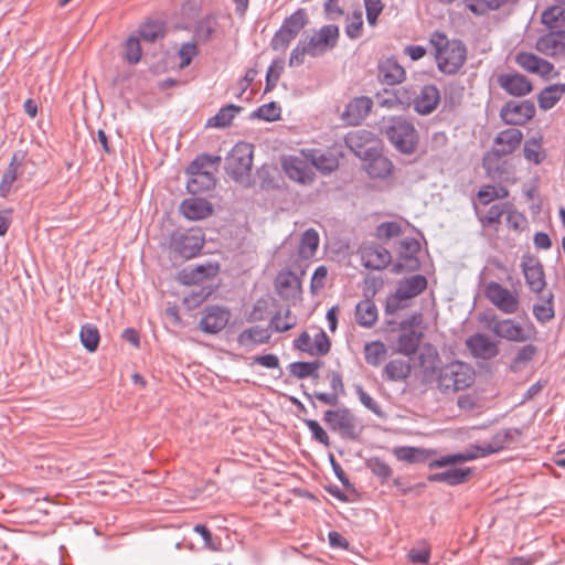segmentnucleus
<instances>
[{
  "label": "nucleus",
  "instance_id": "f257e3e1",
  "mask_svg": "<svg viewBox=\"0 0 565 565\" xmlns=\"http://www.w3.org/2000/svg\"><path fill=\"white\" fill-rule=\"evenodd\" d=\"M339 28L334 24L321 26L315 34L299 40L292 49L288 64L290 67L303 64L305 56L318 57L335 47L339 40Z\"/></svg>",
  "mask_w": 565,
  "mask_h": 565
},
{
  "label": "nucleus",
  "instance_id": "f03ea898",
  "mask_svg": "<svg viewBox=\"0 0 565 565\" xmlns=\"http://www.w3.org/2000/svg\"><path fill=\"white\" fill-rule=\"evenodd\" d=\"M429 44L438 70L444 74H456L465 64L467 49L462 41L449 40L443 32L436 31L430 35Z\"/></svg>",
  "mask_w": 565,
  "mask_h": 565
},
{
  "label": "nucleus",
  "instance_id": "7ed1b4c3",
  "mask_svg": "<svg viewBox=\"0 0 565 565\" xmlns=\"http://www.w3.org/2000/svg\"><path fill=\"white\" fill-rule=\"evenodd\" d=\"M486 328L497 338L514 343H525L535 339L537 330L532 322L522 324L512 318H501L495 313L482 319Z\"/></svg>",
  "mask_w": 565,
  "mask_h": 565
},
{
  "label": "nucleus",
  "instance_id": "20e7f679",
  "mask_svg": "<svg viewBox=\"0 0 565 565\" xmlns=\"http://www.w3.org/2000/svg\"><path fill=\"white\" fill-rule=\"evenodd\" d=\"M475 381V370L461 361H452L443 365L434 381L443 394H455L466 390Z\"/></svg>",
  "mask_w": 565,
  "mask_h": 565
},
{
  "label": "nucleus",
  "instance_id": "39448f33",
  "mask_svg": "<svg viewBox=\"0 0 565 565\" xmlns=\"http://www.w3.org/2000/svg\"><path fill=\"white\" fill-rule=\"evenodd\" d=\"M383 132L398 152L413 154L416 151L419 136L411 120L392 117L385 124Z\"/></svg>",
  "mask_w": 565,
  "mask_h": 565
},
{
  "label": "nucleus",
  "instance_id": "423d86ee",
  "mask_svg": "<svg viewBox=\"0 0 565 565\" xmlns=\"http://www.w3.org/2000/svg\"><path fill=\"white\" fill-rule=\"evenodd\" d=\"M253 146L236 143L225 158V171L235 182L248 185L253 167Z\"/></svg>",
  "mask_w": 565,
  "mask_h": 565
},
{
  "label": "nucleus",
  "instance_id": "0eeeda50",
  "mask_svg": "<svg viewBox=\"0 0 565 565\" xmlns=\"http://www.w3.org/2000/svg\"><path fill=\"white\" fill-rule=\"evenodd\" d=\"M323 422L330 430L339 433L343 438L356 440L361 434V428H358V419L348 407L326 411Z\"/></svg>",
  "mask_w": 565,
  "mask_h": 565
},
{
  "label": "nucleus",
  "instance_id": "6e6552de",
  "mask_svg": "<svg viewBox=\"0 0 565 565\" xmlns=\"http://www.w3.org/2000/svg\"><path fill=\"white\" fill-rule=\"evenodd\" d=\"M427 287V279L423 275H413L398 282L395 292L387 298L385 311L394 313L405 307L403 301L422 294Z\"/></svg>",
  "mask_w": 565,
  "mask_h": 565
},
{
  "label": "nucleus",
  "instance_id": "1a4fd4ad",
  "mask_svg": "<svg viewBox=\"0 0 565 565\" xmlns=\"http://www.w3.org/2000/svg\"><path fill=\"white\" fill-rule=\"evenodd\" d=\"M486 298L502 313L514 315L520 308V295L497 281H489L484 286Z\"/></svg>",
  "mask_w": 565,
  "mask_h": 565
},
{
  "label": "nucleus",
  "instance_id": "9d476101",
  "mask_svg": "<svg viewBox=\"0 0 565 565\" xmlns=\"http://www.w3.org/2000/svg\"><path fill=\"white\" fill-rule=\"evenodd\" d=\"M345 146L359 158H369L376 154L379 140L374 132L366 129L350 131L344 137Z\"/></svg>",
  "mask_w": 565,
  "mask_h": 565
},
{
  "label": "nucleus",
  "instance_id": "9b49d317",
  "mask_svg": "<svg viewBox=\"0 0 565 565\" xmlns=\"http://www.w3.org/2000/svg\"><path fill=\"white\" fill-rule=\"evenodd\" d=\"M170 247L181 258L190 259L201 252L203 238L194 231L175 232L171 237Z\"/></svg>",
  "mask_w": 565,
  "mask_h": 565
},
{
  "label": "nucleus",
  "instance_id": "f8f14e48",
  "mask_svg": "<svg viewBox=\"0 0 565 565\" xmlns=\"http://www.w3.org/2000/svg\"><path fill=\"white\" fill-rule=\"evenodd\" d=\"M497 454L490 441L483 443L482 445L476 446L475 450H467L461 454H454L440 457L428 462L430 469L441 468L449 465H456L459 462L471 461L479 457H487L489 455Z\"/></svg>",
  "mask_w": 565,
  "mask_h": 565
},
{
  "label": "nucleus",
  "instance_id": "ddd939ff",
  "mask_svg": "<svg viewBox=\"0 0 565 565\" xmlns=\"http://www.w3.org/2000/svg\"><path fill=\"white\" fill-rule=\"evenodd\" d=\"M535 115L534 104L529 100L508 102L500 111L502 120L512 126L525 124Z\"/></svg>",
  "mask_w": 565,
  "mask_h": 565
},
{
  "label": "nucleus",
  "instance_id": "4468645a",
  "mask_svg": "<svg viewBox=\"0 0 565 565\" xmlns=\"http://www.w3.org/2000/svg\"><path fill=\"white\" fill-rule=\"evenodd\" d=\"M327 377L330 382L331 392L324 393V392H313L308 393L303 392L305 397L312 403L313 406H316L313 398H317L321 403L335 407L339 404L340 396L345 395V388L342 381V375L339 372L335 371H329L327 374Z\"/></svg>",
  "mask_w": 565,
  "mask_h": 565
},
{
  "label": "nucleus",
  "instance_id": "2eb2a0df",
  "mask_svg": "<svg viewBox=\"0 0 565 565\" xmlns=\"http://www.w3.org/2000/svg\"><path fill=\"white\" fill-rule=\"evenodd\" d=\"M441 360L437 350L428 344L425 345L418 354V365L424 384L434 383L438 371L440 370Z\"/></svg>",
  "mask_w": 565,
  "mask_h": 565
},
{
  "label": "nucleus",
  "instance_id": "dca6fc26",
  "mask_svg": "<svg viewBox=\"0 0 565 565\" xmlns=\"http://www.w3.org/2000/svg\"><path fill=\"white\" fill-rule=\"evenodd\" d=\"M282 170L286 175L298 183L309 184L313 181V172L307 160L289 156L282 159Z\"/></svg>",
  "mask_w": 565,
  "mask_h": 565
},
{
  "label": "nucleus",
  "instance_id": "f3484780",
  "mask_svg": "<svg viewBox=\"0 0 565 565\" xmlns=\"http://www.w3.org/2000/svg\"><path fill=\"white\" fill-rule=\"evenodd\" d=\"M231 318V312L221 306H210L205 309L200 321V329L209 334L218 333L223 330Z\"/></svg>",
  "mask_w": 565,
  "mask_h": 565
},
{
  "label": "nucleus",
  "instance_id": "a211bd4d",
  "mask_svg": "<svg viewBox=\"0 0 565 565\" xmlns=\"http://www.w3.org/2000/svg\"><path fill=\"white\" fill-rule=\"evenodd\" d=\"M361 262L364 267L381 270L391 263V253L379 244L364 245L360 249Z\"/></svg>",
  "mask_w": 565,
  "mask_h": 565
},
{
  "label": "nucleus",
  "instance_id": "6ab92c4d",
  "mask_svg": "<svg viewBox=\"0 0 565 565\" xmlns=\"http://www.w3.org/2000/svg\"><path fill=\"white\" fill-rule=\"evenodd\" d=\"M372 106L373 102L370 97H355L347 105L342 118L347 124L358 126L367 117Z\"/></svg>",
  "mask_w": 565,
  "mask_h": 565
},
{
  "label": "nucleus",
  "instance_id": "aec40b11",
  "mask_svg": "<svg viewBox=\"0 0 565 565\" xmlns=\"http://www.w3.org/2000/svg\"><path fill=\"white\" fill-rule=\"evenodd\" d=\"M536 49L547 56H558L565 53V30L548 31L541 35Z\"/></svg>",
  "mask_w": 565,
  "mask_h": 565
},
{
  "label": "nucleus",
  "instance_id": "412c9836",
  "mask_svg": "<svg viewBox=\"0 0 565 565\" xmlns=\"http://www.w3.org/2000/svg\"><path fill=\"white\" fill-rule=\"evenodd\" d=\"M466 344L471 354L479 359L489 360L499 354L498 344L483 333H475L470 335Z\"/></svg>",
  "mask_w": 565,
  "mask_h": 565
},
{
  "label": "nucleus",
  "instance_id": "4be33fe9",
  "mask_svg": "<svg viewBox=\"0 0 565 565\" xmlns=\"http://www.w3.org/2000/svg\"><path fill=\"white\" fill-rule=\"evenodd\" d=\"M507 156L499 153L498 151L490 149L484 153L482 158V166L488 177L492 180H507L509 174V166Z\"/></svg>",
  "mask_w": 565,
  "mask_h": 565
},
{
  "label": "nucleus",
  "instance_id": "5701e85b",
  "mask_svg": "<svg viewBox=\"0 0 565 565\" xmlns=\"http://www.w3.org/2000/svg\"><path fill=\"white\" fill-rule=\"evenodd\" d=\"M522 271L530 290L540 294L546 286L543 265L536 258L522 263Z\"/></svg>",
  "mask_w": 565,
  "mask_h": 565
},
{
  "label": "nucleus",
  "instance_id": "b1692460",
  "mask_svg": "<svg viewBox=\"0 0 565 565\" xmlns=\"http://www.w3.org/2000/svg\"><path fill=\"white\" fill-rule=\"evenodd\" d=\"M523 134L518 128H507L500 131L493 140L491 149L501 154L509 156L513 153L521 145Z\"/></svg>",
  "mask_w": 565,
  "mask_h": 565
},
{
  "label": "nucleus",
  "instance_id": "393cba45",
  "mask_svg": "<svg viewBox=\"0 0 565 565\" xmlns=\"http://www.w3.org/2000/svg\"><path fill=\"white\" fill-rule=\"evenodd\" d=\"M439 102V89L433 84L425 85L414 98V109L419 115H429L437 108Z\"/></svg>",
  "mask_w": 565,
  "mask_h": 565
},
{
  "label": "nucleus",
  "instance_id": "a878e982",
  "mask_svg": "<svg viewBox=\"0 0 565 565\" xmlns=\"http://www.w3.org/2000/svg\"><path fill=\"white\" fill-rule=\"evenodd\" d=\"M379 79L386 85H396L406 77L404 67L393 57L385 58L379 63Z\"/></svg>",
  "mask_w": 565,
  "mask_h": 565
},
{
  "label": "nucleus",
  "instance_id": "bb28decb",
  "mask_svg": "<svg viewBox=\"0 0 565 565\" xmlns=\"http://www.w3.org/2000/svg\"><path fill=\"white\" fill-rule=\"evenodd\" d=\"M498 83L508 94L524 96L532 90V84L526 76L521 74H501Z\"/></svg>",
  "mask_w": 565,
  "mask_h": 565
},
{
  "label": "nucleus",
  "instance_id": "cd10ccee",
  "mask_svg": "<svg viewBox=\"0 0 565 565\" xmlns=\"http://www.w3.org/2000/svg\"><path fill=\"white\" fill-rule=\"evenodd\" d=\"M182 214L192 221L203 220L212 214L211 203L201 198L186 199L181 204Z\"/></svg>",
  "mask_w": 565,
  "mask_h": 565
},
{
  "label": "nucleus",
  "instance_id": "c85d7f7f",
  "mask_svg": "<svg viewBox=\"0 0 565 565\" xmlns=\"http://www.w3.org/2000/svg\"><path fill=\"white\" fill-rule=\"evenodd\" d=\"M189 175L186 190L192 194H201L214 189L216 180L213 171L185 172Z\"/></svg>",
  "mask_w": 565,
  "mask_h": 565
},
{
  "label": "nucleus",
  "instance_id": "c756f323",
  "mask_svg": "<svg viewBox=\"0 0 565 565\" xmlns=\"http://www.w3.org/2000/svg\"><path fill=\"white\" fill-rule=\"evenodd\" d=\"M412 372L411 362L403 359L388 361L382 372V377L387 382H404Z\"/></svg>",
  "mask_w": 565,
  "mask_h": 565
},
{
  "label": "nucleus",
  "instance_id": "7c9ffc66",
  "mask_svg": "<svg viewBox=\"0 0 565 565\" xmlns=\"http://www.w3.org/2000/svg\"><path fill=\"white\" fill-rule=\"evenodd\" d=\"M363 160L367 161L365 169L367 174L373 179H385L390 177L394 168L392 161L381 154L379 149L376 150V154H372Z\"/></svg>",
  "mask_w": 565,
  "mask_h": 565
},
{
  "label": "nucleus",
  "instance_id": "2f4dec72",
  "mask_svg": "<svg viewBox=\"0 0 565 565\" xmlns=\"http://www.w3.org/2000/svg\"><path fill=\"white\" fill-rule=\"evenodd\" d=\"M270 339V332L267 328L260 326H253L243 330L238 337L237 342L242 347H253L256 344L267 343Z\"/></svg>",
  "mask_w": 565,
  "mask_h": 565
},
{
  "label": "nucleus",
  "instance_id": "473e14b6",
  "mask_svg": "<svg viewBox=\"0 0 565 565\" xmlns=\"http://www.w3.org/2000/svg\"><path fill=\"white\" fill-rule=\"evenodd\" d=\"M539 349L532 343L520 347L510 362L509 369L513 373H519L536 356Z\"/></svg>",
  "mask_w": 565,
  "mask_h": 565
},
{
  "label": "nucleus",
  "instance_id": "72a5a7b5",
  "mask_svg": "<svg viewBox=\"0 0 565 565\" xmlns=\"http://www.w3.org/2000/svg\"><path fill=\"white\" fill-rule=\"evenodd\" d=\"M470 473V468H450L446 471L430 475L428 480L431 482H445L449 486H457L465 482Z\"/></svg>",
  "mask_w": 565,
  "mask_h": 565
},
{
  "label": "nucleus",
  "instance_id": "f704fd0d",
  "mask_svg": "<svg viewBox=\"0 0 565 565\" xmlns=\"http://www.w3.org/2000/svg\"><path fill=\"white\" fill-rule=\"evenodd\" d=\"M377 320V308L372 300L360 301L355 307V321L359 326L371 328Z\"/></svg>",
  "mask_w": 565,
  "mask_h": 565
},
{
  "label": "nucleus",
  "instance_id": "c9c22d12",
  "mask_svg": "<svg viewBox=\"0 0 565 565\" xmlns=\"http://www.w3.org/2000/svg\"><path fill=\"white\" fill-rule=\"evenodd\" d=\"M217 271V266L211 264L204 266L199 265L193 268H185L181 273L182 282L185 285L201 284L205 278L214 276Z\"/></svg>",
  "mask_w": 565,
  "mask_h": 565
},
{
  "label": "nucleus",
  "instance_id": "e433bc0d",
  "mask_svg": "<svg viewBox=\"0 0 565 565\" xmlns=\"http://www.w3.org/2000/svg\"><path fill=\"white\" fill-rule=\"evenodd\" d=\"M394 454L398 460L408 463H424L430 459L434 452L416 447L403 446L395 448Z\"/></svg>",
  "mask_w": 565,
  "mask_h": 565
},
{
  "label": "nucleus",
  "instance_id": "4c0bfd02",
  "mask_svg": "<svg viewBox=\"0 0 565 565\" xmlns=\"http://www.w3.org/2000/svg\"><path fill=\"white\" fill-rule=\"evenodd\" d=\"M565 94V84L557 83L545 87L537 97V103L541 109L548 110L553 108L556 103Z\"/></svg>",
  "mask_w": 565,
  "mask_h": 565
},
{
  "label": "nucleus",
  "instance_id": "58836bf2",
  "mask_svg": "<svg viewBox=\"0 0 565 565\" xmlns=\"http://www.w3.org/2000/svg\"><path fill=\"white\" fill-rule=\"evenodd\" d=\"M276 287L279 295L285 298L295 297L301 289L299 278L290 271L278 275Z\"/></svg>",
  "mask_w": 565,
  "mask_h": 565
},
{
  "label": "nucleus",
  "instance_id": "ea45409f",
  "mask_svg": "<svg viewBox=\"0 0 565 565\" xmlns=\"http://www.w3.org/2000/svg\"><path fill=\"white\" fill-rule=\"evenodd\" d=\"M422 335L416 330L402 331L396 341L397 351L406 356L413 355L419 347Z\"/></svg>",
  "mask_w": 565,
  "mask_h": 565
},
{
  "label": "nucleus",
  "instance_id": "a19ab883",
  "mask_svg": "<svg viewBox=\"0 0 565 565\" xmlns=\"http://www.w3.org/2000/svg\"><path fill=\"white\" fill-rule=\"evenodd\" d=\"M508 207H511L509 203L493 204L484 215L477 214L478 220L483 227L490 226L498 231L501 225V218L508 212Z\"/></svg>",
  "mask_w": 565,
  "mask_h": 565
},
{
  "label": "nucleus",
  "instance_id": "79ce46f5",
  "mask_svg": "<svg viewBox=\"0 0 565 565\" xmlns=\"http://www.w3.org/2000/svg\"><path fill=\"white\" fill-rule=\"evenodd\" d=\"M418 250L419 243L413 237H405L399 243V258L404 259L411 269H416L418 267V259L416 257Z\"/></svg>",
  "mask_w": 565,
  "mask_h": 565
},
{
  "label": "nucleus",
  "instance_id": "37998d69",
  "mask_svg": "<svg viewBox=\"0 0 565 565\" xmlns=\"http://www.w3.org/2000/svg\"><path fill=\"white\" fill-rule=\"evenodd\" d=\"M311 166L316 167L322 173H331L339 167L338 159L328 152H321L320 150H312L310 153Z\"/></svg>",
  "mask_w": 565,
  "mask_h": 565
},
{
  "label": "nucleus",
  "instance_id": "c03bdc74",
  "mask_svg": "<svg viewBox=\"0 0 565 565\" xmlns=\"http://www.w3.org/2000/svg\"><path fill=\"white\" fill-rule=\"evenodd\" d=\"M243 108L241 106L228 104L223 106L215 116L207 119L209 127L224 128L231 125L235 115Z\"/></svg>",
  "mask_w": 565,
  "mask_h": 565
},
{
  "label": "nucleus",
  "instance_id": "a18cd8bd",
  "mask_svg": "<svg viewBox=\"0 0 565 565\" xmlns=\"http://www.w3.org/2000/svg\"><path fill=\"white\" fill-rule=\"evenodd\" d=\"M322 363L320 361L312 362H292L288 365L289 372L295 377L302 380L306 377L319 379L318 370Z\"/></svg>",
  "mask_w": 565,
  "mask_h": 565
},
{
  "label": "nucleus",
  "instance_id": "49530a36",
  "mask_svg": "<svg viewBox=\"0 0 565 565\" xmlns=\"http://www.w3.org/2000/svg\"><path fill=\"white\" fill-rule=\"evenodd\" d=\"M319 242H320L319 234L316 230H313V228L306 230L302 233L301 239L299 243V248H298L299 255L302 258L312 257L318 249Z\"/></svg>",
  "mask_w": 565,
  "mask_h": 565
},
{
  "label": "nucleus",
  "instance_id": "de8ad7c7",
  "mask_svg": "<svg viewBox=\"0 0 565 565\" xmlns=\"http://www.w3.org/2000/svg\"><path fill=\"white\" fill-rule=\"evenodd\" d=\"M553 300L554 295L548 292V295L543 298L541 302L533 305V316L540 323H546L554 318L555 311Z\"/></svg>",
  "mask_w": 565,
  "mask_h": 565
},
{
  "label": "nucleus",
  "instance_id": "09e8293b",
  "mask_svg": "<svg viewBox=\"0 0 565 565\" xmlns=\"http://www.w3.org/2000/svg\"><path fill=\"white\" fill-rule=\"evenodd\" d=\"M387 353L386 347L381 341H373L364 345V358L367 364L379 366Z\"/></svg>",
  "mask_w": 565,
  "mask_h": 565
},
{
  "label": "nucleus",
  "instance_id": "8fccbe9b",
  "mask_svg": "<svg viewBox=\"0 0 565 565\" xmlns=\"http://www.w3.org/2000/svg\"><path fill=\"white\" fill-rule=\"evenodd\" d=\"M79 338L83 347L88 352H95L97 350L100 337L98 329L94 324H84L81 328Z\"/></svg>",
  "mask_w": 565,
  "mask_h": 565
},
{
  "label": "nucleus",
  "instance_id": "3c124183",
  "mask_svg": "<svg viewBox=\"0 0 565 565\" xmlns=\"http://www.w3.org/2000/svg\"><path fill=\"white\" fill-rule=\"evenodd\" d=\"M542 23L550 29L555 31L565 20V10L561 6H552L545 9L542 13Z\"/></svg>",
  "mask_w": 565,
  "mask_h": 565
},
{
  "label": "nucleus",
  "instance_id": "603ef678",
  "mask_svg": "<svg viewBox=\"0 0 565 565\" xmlns=\"http://www.w3.org/2000/svg\"><path fill=\"white\" fill-rule=\"evenodd\" d=\"M524 158L534 164H540L546 157L542 150L541 138H530L523 147Z\"/></svg>",
  "mask_w": 565,
  "mask_h": 565
},
{
  "label": "nucleus",
  "instance_id": "864d4df0",
  "mask_svg": "<svg viewBox=\"0 0 565 565\" xmlns=\"http://www.w3.org/2000/svg\"><path fill=\"white\" fill-rule=\"evenodd\" d=\"M297 323V318L291 315L289 309L277 312L269 321V328L276 332H285L292 329Z\"/></svg>",
  "mask_w": 565,
  "mask_h": 565
},
{
  "label": "nucleus",
  "instance_id": "5fc2aeb1",
  "mask_svg": "<svg viewBox=\"0 0 565 565\" xmlns=\"http://www.w3.org/2000/svg\"><path fill=\"white\" fill-rule=\"evenodd\" d=\"M308 22L309 20L306 9L300 8L289 17L285 18L281 24L298 35Z\"/></svg>",
  "mask_w": 565,
  "mask_h": 565
},
{
  "label": "nucleus",
  "instance_id": "6e6d98bb",
  "mask_svg": "<svg viewBox=\"0 0 565 565\" xmlns=\"http://www.w3.org/2000/svg\"><path fill=\"white\" fill-rule=\"evenodd\" d=\"M296 36V33L281 24L270 41V47L274 51L285 52Z\"/></svg>",
  "mask_w": 565,
  "mask_h": 565
},
{
  "label": "nucleus",
  "instance_id": "4d7b16f0",
  "mask_svg": "<svg viewBox=\"0 0 565 565\" xmlns=\"http://www.w3.org/2000/svg\"><path fill=\"white\" fill-rule=\"evenodd\" d=\"M281 108L276 102L259 106L250 115V118H258L265 121H275L280 118Z\"/></svg>",
  "mask_w": 565,
  "mask_h": 565
},
{
  "label": "nucleus",
  "instance_id": "13d9d810",
  "mask_svg": "<svg viewBox=\"0 0 565 565\" xmlns=\"http://www.w3.org/2000/svg\"><path fill=\"white\" fill-rule=\"evenodd\" d=\"M139 34L145 41L154 42L164 36V25L159 21H148L140 26Z\"/></svg>",
  "mask_w": 565,
  "mask_h": 565
},
{
  "label": "nucleus",
  "instance_id": "bf43d9fd",
  "mask_svg": "<svg viewBox=\"0 0 565 565\" xmlns=\"http://www.w3.org/2000/svg\"><path fill=\"white\" fill-rule=\"evenodd\" d=\"M220 156H211L202 153L198 156L186 168L185 172H205L206 168L211 166H217L221 163Z\"/></svg>",
  "mask_w": 565,
  "mask_h": 565
},
{
  "label": "nucleus",
  "instance_id": "052dcab7",
  "mask_svg": "<svg viewBox=\"0 0 565 565\" xmlns=\"http://www.w3.org/2000/svg\"><path fill=\"white\" fill-rule=\"evenodd\" d=\"M521 431L518 428H508L501 431H498L492 436L490 443L492 444L495 451L499 452L504 449L516 436H520Z\"/></svg>",
  "mask_w": 565,
  "mask_h": 565
},
{
  "label": "nucleus",
  "instance_id": "680f3d73",
  "mask_svg": "<svg viewBox=\"0 0 565 565\" xmlns=\"http://www.w3.org/2000/svg\"><path fill=\"white\" fill-rule=\"evenodd\" d=\"M509 195V190L504 186L486 185L478 192L480 202L484 205L489 204L495 199H505Z\"/></svg>",
  "mask_w": 565,
  "mask_h": 565
},
{
  "label": "nucleus",
  "instance_id": "e2e57ef3",
  "mask_svg": "<svg viewBox=\"0 0 565 565\" xmlns=\"http://www.w3.org/2000/svg\"><path fill=\"white\" fill-rule=\"evenodd\" d=\"M347 20L345 34L352 40L359 39L363 28L362 11L360 9L355 10L351 15H348Z\"/></svg>",
  "mask_w": 565,
  "mask_h": 565
},
{
  "label": "nucleus",
  "instance_id": "0e129e2a",
  "mask_svg": "<svg viewBox=\"0 0 565 565\" xmlns=\"http://www.w3.org/2000/svg\"><path fill=\"white\" fill-rule=\"evenodd\" d=\"M366 467L373 475L379 477L382 481H386L391 478L393 471L392 468L383 459L379 457L370 458L366 462Z\"/></svg>",
  "mask_w": 565,
  "mask_h": 565
},
{
  "label": "nucleus",
  "instance_id": "69168bd1",
  "mask_svg": "<svg viewBox=\"0 0 565 565\" xmlns=\"http://www.w3.org/2000/svg\"><path fill=\"white\" fill-rule=\"evenodd\" d=\"M142 55L139 39L136 36H129L125 43V60L128 64H137Z\"/></svg>",
  "mask_w": 565,
  "mask_h": 565
},
{
  "label": "nucleus",
  "instance_id": "338daca9",
  "mask_svg": "<svg viewBox=\"0 0 565 565\" xmlns=\"http://www.w3.org/2000/svg\"><path fill=\"white\" fill-rule=\"evenodd\" d=\"M355 393L361 404L380 418L385 417L384 412L374 398L367 394L361 385H355Z\"/></svg>",
  "mask_w": 565,
  "mask_h": 565
},
{
  "label": "nucleus",
  "instance_id": "774afa93",
  "mask_svg": "<svg viewBox=\"0 0 565 565\" xmlns=\"http://www.w3.org/2000/svg\"><path fill=\"white\" fill-rule=\"evenodd\" d=\"M303 424L308 427L311 433V437L313 440L322 444L326 447L330 446V438L327 431L322 428L316 419H302Z\"/></svg>",
  "mask_w": 565,
  "mask_h": 565
}]
</instances>
